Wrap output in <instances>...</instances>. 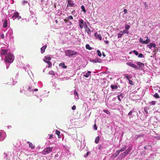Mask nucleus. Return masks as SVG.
<instances>
[{
    "label": "nucleus",
    "instance_id": "nucleus-1",
    "mask_svg": "<svg viewBox=\"0 0 160 160\" xmlns=\"http://www.w3.org/2000/svg\"><path fill=\"white\" fill-rule=\"evenodd\" d=\"M14 58V56L12 54L9 53L6 55L4 60L7 62L11 63L13 62Z\"/></svg>",
    "mask_w": 160,
    "mask_h": 160
},
{
    "label": "nucleus",
    "instance_id": "nucleus-2",
    "mask_svg": "<svg viewBox=\"0 0 160 160\" xmlns=\"http://www.w3.org/2000/svg\"><path fill=\"white\" fill-rule=\"evenodd\" d=\"M65 54L66 56L70 57L71 56L76 54L77 52L74 50H68L65 51Z\"/></svg>",
    "mask_w": 160,
    "mask_h": 160
},
{
    "label": "nucleus",
    "instance_id": "nucleus-3",
    "mask_svg": "<svg viewBox=\"0 0 160 160\" xmlns=\"http://www.w3.org/2000/svg\"><path fill=\"white\" fill-rule=\"evenodd\" d=\"M51 60V58L49 57H44V59L43 60V61L47 63L48 64V68H51L52 66V62L50 61Z\"/></svg>",
    "mask_w": 160,
    "mask_h": 160
},
{
    "label": "nucleus",
    "instance_id": "nucleus-4",
    "mask_svg": "<svg viewBox=\"0 0 160 160\" xmlns=\"http://www.w3.org/2000/svg\"><path fill=\"white\" fill-rule=\"evenodd\" d=\"M53 148L52 147H48L44 149L42 151V153L43 155L48 154L52 151Z\"/></svg>",
    "mask_w": 160,
    "mask_h": 160
},
{
    "label": "nucleus",
    "instance_id": "nucleus-5",
    "mask_svg": "<svg viewBox=\"0 0 160 160\" xmlns=\"http://www.w3.org/2000/svg\"><path fill=\"white\" fill-rule=\"evenodd\" d=\"M145 38H147V39H146V40H145V41H144L142 38H140V40H139L140 42L141 43L143 44H146L150 42V39H149L148 38V37H145Z\"/></svg>",
    "mask_w": 160,
    "mask_h": 160
},
{
    "label": "nucleus",
    "instance_id": "nucleus-6",
    "mask_svg": "<svg viewBox=\"0 0 160 160\" xmlns=\"http://www.w3.org/2000/svg\"><path fill=\"white\" fill-rule=\"evenodd\" d=\"M84 24L85 26L84 27L85 32H86L88 35L90 34L91 33V32H92V31H91L90 28L88 27L86 22H84Z\"/></svg>",
    "mask_w": 160,
    "mask_h": 160
},
{
    "label": "nucleus",
    "instance_id": "nucleus-7",
    "mask_svg": "<svg viewBox=\"0 0 160 160\" xmlns=\"http://www.w3.org/2000/svg\"><path fill=\"white\" fill-rule=\"evenodd\" d=\"M127 64L128 65L130 66L135 69H138V67L135 64L132 63L130 62H128L127 63Z\"/></svg>",
    "mask_w": 160,
    "mask_h": 160
},
{
    "label": "nucleus",
    "instance_id": "nucleus-8",
    "mask_svg": "<svg viewBox=\"0 0 160 160\" xmlns=\"http://www.w3.org/2000/svg\"><path fill=\"white\" fill-rule=\"evenodd\" d=\"M94 35L97 39H98L100 41L101 40L102 36L100 34H98L97 32H96L94 33Z\"/></svg>",
    "mask_w": 160,
    "mask_h": 160
},
{
    "label": "nucleus",
    "instance_id": "nucleus-9",
    "mask_svg": "<svg viewBox=\"0 0 160 160\" xmlns=\"http://www.w3.org/2000/svg\"><path fill=\"white\" fill-rule=\"evenodd\" d=\"M156 46V44L155 43H150L147 45V47L150 49H151L152 47L155 48Z\"/></svg>",
    "mask_w": 160,
    "mask_h": 160
},
{
    "label": "nucleus",
    "instance_id": "nucleus-10",
    "mask_svg": "<svg viewBox=\"0 0 160 160\" xmlns=\"http://www.w3.org/2000/svg\"><path fill=\"white\" fill-rule=\"evenodd\" d=\"M79 26L81 29H82L83 28V24H84V22L82 19H81L80 21L79 22Z\"/></svg>",
    "mask_w": 160,
    "mask_h": 160
},
{
    "label": "nucleus",
    "instance_id": "nucleus-11",
    "mask_svg": "<svg viewBox=\"0 0 160 160\" xmlns=\"http://www.w3.org/2000/svg\"><path fill=\"white\" fill-rule=\"evenodd\" d=\"M27 143H28L29 146V147L31 149H33L35 148V146L32 143L29 141Z\"/></svg>",
    "mask_w": 160,
    "mask_h": 160
},
{
    "label": "nucleus",
    "instance_id": "nucleus-12",
    "mask_svg": "<svg viewBox=\"0 0 160 160\" xmlns=\"http://www.w3.org/2000/svg\"><path fill=\"white\" fill-rule=\"evenodd\" d=\"M68 5H69V7H72L73 6L74 4L72 2V1L71 0H68Z\"/></svg>",
    "mask_w": 160,
    "mask_h": 160
},
{
    "label": "nucleus",
    "instance_id": "nucleus-13",
    "mask_svg": "<svg viewBox=\"0 0 160 160\" xmlns=\"http://www.w3.org/2000/svg\"><path fill=\"white\" fill-rule=\"evenodd\" d=\"M47 48V45H44L42 47L41 49V52L42 53H43L45 52V50Z\"/></svg>",
    "mask_w": 160,
    "mask_h": 160
},
{
    "label": "nucleus",
    "instance_id": "nucleus-14",
    "mask_svg": "<svg viewBox=\"0 0 160 160\" xmlns=\"http://www.w3.org/2000/svg\"><path fill=\"white\" fill-rule=\"evenodd\" d=\"M3 21H4L3 23V27L4 28L7 27V20L6 19L3 20Z\"/></svg>",
    "mask_w": 160,
    "mask_h": 160
},
{
    "label": "nucleus",
    "instance_id": "nucleus-15",
    "mask_svg": "<svg viewBox=\"0 0 160 160\" xmlns=\"http://www.w3.org/2000/svg\"><path fill=\"white\" fill-rule=\"evenodd\" d=\"M19 14L18 12H15L14 13V15L12 17V18L13 19H14H14L13 18L14 17H15L16 18L18 17H19Z\"/></svg>",
    "mask_w": 160,
    "mask_h": 160
},
{
    "label": "nucleus",
    "instance_id": "nucleus-16",
    "mask_svg": "<svg viewBox=\"0 0 160 160\" xmlns=\"http://www.w3.org/2000/svg\"><path fill=\"white\" fill-rule=\"evenodd\" d=\"M137 64L140 67L142 68L143 67L144 65V64L141 62H137Z\"/></svg>",
    "mask_w": 160,
    "mask_h": 160
},
{
    "label": "nucleus",
    "instance_id": "nucleus-17",
    "mask_svg": "<svg viewBox=\"0 0 160 160\" xmlns=\"http://www.w3.org/2000/svg\"><path fill=\"white\" fill-rule=\"evenodd\" d=\"M7 50L2 49L0 52L1 55H5L7 53Z\"/></svg>",
    "mask_w": 160,
    "mask_h": 160
},
{
    "label": "nucleus",
    "instance_id": "nucleus-18",
    "mask_svg": "<svg viewBox=\"0 0 160 160\" xmlns=\"http://www.w3.org/2000/svg\"><path fill=\"white\" fill-rule=\"evenodd\" d=\"M59 66L62 67L64 68H67V66L65 65V63L63 62L60 63L59 64Z\"/></svg>",
    "mask_w": 160,
    "mask_h": 160
},
{
    "label": "nucleus",
    "instance_id": "nucleus-19",
    "mask_svg": "<svg viewBox=\"0 0 160 160\" xmlns=\"http://www.w3.org/2000/svg\"><path fill=\"white\" fill-rule=\"evenodd\" d=\"M118 99L119 100V101H121L122 99V98H123L122 94L118 95Z\"/></svg>",
    "mask_w": 160,
    "mask_h": 160
},
{
    "label": "nucleus",
    "instance_id": "nucleus-20",
    "mask_svg": "<svg viewBox=\"0 0 160 160\" xmlns=\"http://www.w3.org/2000/svg\"><path fill=\"white\" fill-rule=\"evenodd\" d=\"M111 88L112 90H113L114 89H117L118 88V87L117 85H111Z\"/></svg>",
    "mask_w": 160,
    "mask_h": 160
},
{
    "label": "nucleus",
    "instance_id": "nucleus-21",
    "mask_svg": "<svg viewBox=\"0 0 160 160\" xmlns=\"http://www.w3.org/2000/svg\"><path fill=\"white\" fill-rule=\"evenodd\" d=\"M131 150V147H129L125 151L128 154L130 152Z\"/></svg>",
    "mask_w": 160,
    "mask_h": 160
},
{
    "label": "nucleus",
    "instance_id": "nucleus-22",
    "mask_svg": "<svg viewBox=\"0 0 160 160\" xmlns=\"http://www.w3.org/2000/svg\"><path fill=\"white\" fill-rule=\"evenodd\" d=\"M100 138L99 136L97 137L95 139V142L96 143L98 144L99 143V141Z\"/></svg>",
    "mask_w": 160,
    "mask_h": 160
},
{
    "label": "nucleus",
    "instance_id": "nucleus-23",
    "mask_svg": "<svg viewBox=\"0 0 160 160\" xmlns=\"http://www.w3.org/2000/svg\"><path fill=\"white\" fill-rule=\"evenodd\" d=\"M127 147V146L126 145L124 147L119 150V152H122L124 151L126 149Z\"/></svg>",
    "mask_w": 160,
    "mask_h": 160
},
{
    "label": "nucleus",
    "instance_id": "nucleus-24",
    "mask_svg": "<svg viewBox=\"0 0 160 160\" xmlns=\"http://www.w3.org/2000/svg\"><path fill=\"white\" fill-rule=\"evenodd\" d=\"M86 48L89 50H91L92 49L90 45L88 44H87L86 45Z\"/></svg>",
    "mask_w": 160,
    "mask_h": 160
},
{
    "label": "nucleus",
    "instance_id": "nucleus-25",
    "mask_svg": "<svg viewBox=\"0 0 160 160\" xmlns=\"http://www.w3.org/2000/svg\"><path fill=\"white\" fill-rule=\"evenodd\" d=\"M124 75L125 76V78H126L128 80H130V79L131 78V77H129L127 74H125Z\"/></svg>",
    "mask_w": 160,
    "mask_h": 160
},
{
    "label": "nucleus",
    "instance_id": "nucleus-26",
    "mask_svg": "<svg viewBox=\"0 0 160 160\" xmlns=\"http://www.w3.org/2000/svg\"><path fill=\"white\" fill-rule=\"evenodd\" d=\"M81 8L82 9V11H83L84 13L86 12V10L84 6L83 5H82L81 6Z\"/></svg>",
    "mask_w": 160,
    "mask_h": 160
},
{
    "label": "nucleus",
    "instance_id": "nucleus-27",
    "mask_svg": "<svg viewBox=\"0 0 160 160\" xmlns=\"http://www.w3.org/2000/svg\"><path fill=\"white\" fill-rule=\"evenodd\" d=\"M154 97H155V98H160V97H159V95L157 93H155L154 94Z\"/></svg>",
    "mask_w": 160,
    "mask_h": 160
},
{
    "label": "nucleus",
    "instance_id": "nucleus-28",
    "mask_svg": "<svg viewBox=\"0 0 160 160\" xmlns=\"http://www.w3.org/2000/svg\"><path fill=\"white\" fill-rule=\"evenodd\" d=\"M97 52L98 53V55L99 57H101L102 56V54L100 51L99 50H98Z\"/></svg>",
    "mask_w": 160,
    "mask_h": 160
},
{
    "label": "nucleus",
    "instance_id": "nucleus-29",
    "mask_svg": "<svg viewBox=\"0 0 160 160\" xmlns=\"http://www.w3.org/2000/svg\"><path fill=\"white\" fill-rule=\"evenodd\" d=\"M123 33H126L128 34L129 33V32L127 30H124L122 32H121Z\"/></svg>",
    "mask_w": 160,
    "mask_h": 160
},
{
    "label": "nucleus",
    "instance_id": "nucleus-30",
    "mask_svg": "<svg viewBox=\"0 0 160 160\" xmlns=\"http://www.w3.org/2000/svg\"><path fill=\"white\" fill-rule=\"evenodd\" d=\"M103 111L108 114H110V112L108 110H103Z\"/></svg>",
    "mask_w": 160,
    "mask_h": 160
},
{
    "label": "nucleus",
    "instance_id": "nucleus-31",
    "mask_svg": "<svg viewBox=\"0 0 160 160\" xmlns=\"http://www.w3.org/2000/svg\"><path fill=\"white\" fill-rule=\"evenodd\" d=\"M74 95L75 96H77V98H78V92L76 90H74Z\"/></svg>",
    "mask_w": 160,
    "mask_h": 160
},
{
    "label": "nucleus",
    "instance_id": "nucleus-32",
    "mask_svg": "<svg viewBox=\"0 0 160 160\" xmlns=\"http://www.w3.org/2000/svg\"><path fill=\"white\" fill-rule=\"evenodd\" d=\"M130 28V26L129 25H126L125 26V28L126 29L128 30Z\"/></svg>",
    "mask_w": 160,
    "mask_h": 160
},
{
    "label": "nucleus",
    "instance_id": "nucleus-33",
    "mask_svg": "<svg viewBox=\"0 0 160 160\" xmlns=\"http://www.w3.org/2000/svg\"><path fill=\"white\" fill-rule=\"evenodd\" d=\"M123 35V33H121L120 32L118 33V37L119 38H120L122 37V36Z\"/></svg>",
    "mask_w": 160,
    "mask_h": 160
},
{
    "label": "nucleus",
    "instance_id": "nucleus-34",
    "mask_svg": "<svg viewBox=\"0 0 160 160\" xmlns=\"http://www.w3.org/2000/svg\"><path fill=\"white\" fill-rule=\"evenodd\" d=\"M56 134L58 135H59L60 134V132L58 130H56L55 131Z\"/></svg>",
    "mask_w": 160,
    "mask_h": 160
},
{
    "label": "nucleus",
    "instance_id": "nucleus-35",
    "mask_svg": "<svg viewBox=\"0 0 160 160\" xmlns=\"http://www.w3.org/2000/svg\"><path fill=\"white\" fill-rule=\"evenodd\" d=\"M132 52H133L136 55H138L139 54L138 53V52L135 50H134L133 51H132Z\"/></svg>",
    "mask_w": 160,
    "mask_h": 160
},
{
    "label": "nucleus",
    "instance_id": "nucleus-36",
    "mask_svg": "<svg viewBox=\"0 0 160 160\" xmlns=\"http://www.w3.org/2000/svg\"><path fill=\"white\" fill-rule=\"evenodd\" d=\"M120 152H119V150H117L116 152V156H115V157H117L118 155Z\"/></svg>",
    "mask_w": 160,
    "mask_h": 160
},
{
    "label": "nucleus",
    "instance_id": "nucleus-37",
    "mask_svg": "<svg viewBox=\"0 0 160 160\" xmlns=\"http://www.w3.org/2000/svg\"><path fill=\"white\" fill-rule=\"evenodd\" d=\"M91 61L93 62L97 63V62H98V59H93Z\"/></svg>",
    "mask_w": 160,
    "mask_h": 160
},
{
    "label": "nucleus",
    "instance_id": "nucleus-38",
    "mask_svg": "<svg viewBox=\"0 0 160 160\" xmlns=\"http://www.w3.org/2000/svg\"><path fill=\"white\" fill-rule=\"evenodd\" d=\"M68 19H73V17L72 16H70L67 18Z\"/></svg>",
    "mask_w": 160,
    "mask_h": 160
},
{
    "label": "nucleus",
    "instance_id": "nucleus-39",
    "mask_svg": "<svg viewBox=\"0 0 160 160\" xmlns=\"http://www.w3.org/2000/svg\"><path fill=\"white\" fill-rule=\"evenodd\" d=\"M124 157H125L128 154L126 153V152H124L122 153L121 154Z\"/></svg>",
    "mask_w": 160,
    "mask_h": 160
},
{
    "label": "nucleus",
    "instance_id": "nucleus-40",
    "mask_svg": "<svg viewBox=\"0 0 160 160\" xmlns=\"http://www.w3.org/2000/svg\"><path fill=\"white\" fill-rule=\"evenodd\" d=\"M150 104H151L152 105H155L156 103V102L155 101H152L151 102L149 103Z\"/></svg>",
    "mask_w": 160,
    "mask_h": 160
},
{
    "label": "nucleus",
    "instance_id": "nucleus-41",
    "mask_svg": "<svg viewBox=\"0 0 160 160\" xmlns=\"http://www.w3.org/2000/svg\"><path fill=\"white\" fill-rule=\"evenodd\" d=\"M138 58L143 57V55L141 53H139V55L138 56Z\"/></svg>",
    "mask_w": 160,
    "mask_h": 160
},
{
    "label": "nucleus",
    "instance_id": "nucleus-42",
    "mask_svg": "<svg viewBox=\"0 0 160 160\" xmlns=\"http://www.w3.org/2000/svg\"><path fill=\"white\" fill-rule=\"evenodd\" d=\"M129 81V84L131 85H133V82L130 79L129 80H128Z\"/></svg>",
    "mask_w": 160,
    "mask_h": 160
},
{
    "label": "nucleus",
    "instance_id": "nucleus-43",
    "mask_svg": "<svg viewBox=\"0 0 160 160\" xmlns=\"http://www.w3.org/2000/svg\"><path fill=\"white\" fill-rule=\"evenodd\" d=\"M84 76L86 78H88L89 76V74L87 72L85 75H84Z\"/></svg>",
    "mask_w": 160,
    "mask_h": 160
},
{
    "label": "nucleus",
    "instance_id": "nucleus-44",
    "mask_svg": "<svg viewBox=\"0 0 160 160\" xmlns=\"http://www.w3.org/2000/svg\"><path fill=\"white\" fill-rule=\"evenodd\" d=\"M144 5H145V8H146V9H148V5L147 4V3L146 2H145Z\"/></svg>",
    "mask_w": 160,
    "mask_h": 160
},
{
    "label": "nucleus",
    "instance_id": "nucleus-45",
    "mask_svg": "<svg viewBox=\"0 0 160 160\" xmlns=\"http://www.w3.org/2000/svg\"><path fill=\"white\" fill-rule=\"evenodd\" d=\"M90 152H87L86 154L85 155H84V157H87V156H88V155L90 154Z\"/></svg>",
    "mask_w": 160,
    "mask_h": 160
},
{
    "label": "nucleus",
    "instance_id": "nucleus-46",
    "mask_svg": "<svg viewBox=\"0 0 160 160\" xmlns=\"http://www.w3.org/2000/svg\"><path fill=\"white\" fill-rule=\"evenodd\" d=\"M94 129L96 130H97V127L96 126V123H95L94 125Z\"/></svg>",
    "mask_w": 160,
    "mask_h": 160
},
{
    "label": "nucleus",
    "instance_id": "nucleus-47",
    "mask_svg": "<svg viewBox=\"0 0 160 160\" xmlns=\"http://www.w3.org/2000/svg\"><path fill=\"white\" fill-rule=\"evenodd\" d=\"M76 109V106L75 105H73L72 108V109L73 110H74Z\"/></svg>",
    "mask_w": 160,
    "mask_h": 160
},
{
    "label": "nucleus",
    "instance_id": "nucleus-48",
    "mask_svg": "<svg viewBox=\"0 0 160 160\" xmlns=\"http://www.w3.org/2000/svg\"><path fill=\"white\" fill-rule=\"evenodd\" d=\"M132 112H133L132 111H130L128 113V115L129 116H130L132 114Z\"/></svg>",
    "mask_w": 160,
    "mask_h": 160
},
{
    "label": "nucleus",
    "instance_id": "nucleus-49",
    "mask_svg": "<svg viewBox=\"0 0 160 160\" xmlns=\"http://www.w3.org/2000/svg\"><path fill=\"white\" fill-rule=\"evenodd\" d=\"M144 112L146 113L147 114L148 113V110H147V109L146 108H144Z\"/></svg>",
    "mask_w": 160,
    "mask_h": 160
},
{
    "label": "nucleus",
    "instance_id": "nucleus-50",
    "mask_svg": "<svg viewBox=\"0 0 160 160\" xmlns=\"http://www.w3.org/2000/svg\"><path fill=\"white\" fill-rule=\"evenodd\" d=\"M123 11L125 14H126L127 13V10L126 9H124L123 10Z\"/></svg>",
    "mask_w": 160,
    "mask_h": 160
},
{
    "label": "nucleus",
    "instance_id": "nucleus-51",
    "mask_svg": "<svg viewBox=\"0 0 160 160\" xmlns=\"http://www.w3.org/2000/svg\"><path fill=\"white\" fill-rule=\"evenodd\" d=\"M49 139H51L53 137V135L52 134L49 135Z\"/></svg>",
    "mask_w": 160,
    "mask_h": 160
},
{
    "label": "nucleus",
    "instance_id": "nucleus-52",
    "mask_svg": "<svg viewBox=\"0 0 160 160\" xmlns=\"http://www.w3.org/2000/svg\"><path fill=\"white\" fill-rule=\"evenodd\" d=\"M4 35L3 34H2V35H1V37H2V39H3L4 38Z\"/></svg>",
    "mask_w": 160,
    "mask_h": 160
},
{
    "label": "nucleus",
    "instance_id": "nucleus-53",
    "mask_svg": "<svg viewBox=\"0 0 160 160\" xmlns=\"http://www.w3.org/2000/svg\"><path fill=\"white\" fill-rule=\"evenodd\" d=\"M31 88L30 87H29L28 88V90L29 91H30V92H31L32 91V90H31Z\"/></svg>",
    "mask_w": 160,
    "mask_h": 160
},
{
    "label": "nucleus",
    "instance_id": "nucleus-54",
    "mask_svg": "<svg viewBox=\"0 0 160 160\" xmlns=\"http://www.w3.org/2000/svg\"><path fill=\"white\" fill-rule=\"evenodd\" d=\"M104 42L107 44H108L109 43V42L108 41H104Z\"/></svg>",
    "mask_w": 160,
    "mask_h": 160
},
{
    "label": "nucleus",
    "instance_id": "nucleus-55",
    "mask_svg": "<svg viewBox=\"0 0 160 160\" xmlns=\"http://www.w3.org/2000/svg\"><path fill=\"white\" fill-rule=\"evenodd\" d=\"M64 20L66 22H67L68 21V20H67L66 19H65Z\"/></svg>",
    "mask_w": 160,
    "mask_h": 160
},
{
    "label": "nucleus",
    "instance_id": "nucleus-56",
    "mask_svg": "<svg viewBox=\"0 0 160 160\" xmlns=\"http://www.w3.org/2000/svg\"><path fill=\"white\" fill-rule=\"evenodd\" d=\"M38 89L36 88V89H35V90H33L32 91H38Z\"/></svg>",
    "mask_w": 160,
    "mask_h": 160
},
{
    "label": "nucleus",
    "instance_id": "nucleus-57",
    "mask_svg": "<svg viewBox=\"0 0 160 160\" xmlns=\"http://www.w3.org/2000/svg\"><path fill=\"white\" fill-rule=\"evenodd\" d=\"M58 138H61V135L60 134L59 135H58Z\"/></svg>",
    "mask_w": 160,
    "mask_h": 160
},
{
    "label": "nucleus",
    "instance_id": "nucleus-58",
    "mask_svg": "<svg viewBox=\"0 0 160 160\" xmlns=\"http://www.w3.org/2000/svg\"><path fill=\"white\" fill-rule=\"evenodd\" d=\"M52 72L51 73L53 75H55V73L53 71H52Z\"/></svg>",
    "mask_w": 160,
    "mask_h": 160
},
{
    "label": "nucleus",
    "instance_id": "nucleus-59",
    "mask_svg": "<svg viewBox=\"0 0 160 160\" xmlns=\"http://www.w3.org/2000/svg\"><path fill=\"white\" fill-rule=\"evenodd\" d=\"M23 3H28V1H23Z\"/></svg>",
    "mask_w": 160,
    "mask_h": 160
},
{
    "label": "nucleus",
    "instance_id": "nucleus-60",
    "mask_svg": "<svg viewBox=\"0 0 160 160\" xmlns=\"http://www.w3.org/2000/svg\"><path fill=\"white\" fill-rule=\"evenodd\" d=\"M91 71H88V72H87V73H88V74H89L90 73H91Z\"/></svg>",
    "mask_w": 160,
    "mask_h": 160
},
{
    "label": "nucleus",
    "instance_id": "nucleus-61",
    "mask_svg": "<svg viewBox=\"0 0 160 160\" xmlns=\"http://www.w3.org/2000/svg\"><path fill=\"white\" fill-rule=\"evenodd\" d=\"M102 55L104 57H105L106 56L105 54L103 53H102Z\"/></svg>",
    "mask_w": 160,
    "mask_h": 160
},
{
    "label": "nucleus",
    "instance_id": "nucleus-62",
    "mask_svg": "<svg viewBox=\"0 0 160 160\" xmlns=\"http://www.w3.org/2000/svg\"><path fill=\"white\" fill-rule=\"evenodd\" d=\"M137 139L139 137L141 136L140 135H137Z\"/></svg>",
    "mask_w": 160,
    "mask_h": 160
},
{
    "label": "nucleus",
    "instance_id": "nucleus-63",
    "mask_svg": "<svg viewBox=\"0 0 160 160\" xmlns=\"http://www.w3.org/2000/svg\"><path fill=\"white\" fill-rule=\"evenodd\" d=\"M144 148L145 149H147L146 147V146H144Z\"/></svg>",
    "mask_w": 160,
    "mask_h": 160
},
{
    "label": "nucleus",
    "instance_id": "nucleus-64",
    "mask_svg": "<svg viewBox=\"0 0 160 160\" xmlns=\"http://www.w3.org/2000/svg\"><path fill=\"white\" fill-rule=\"evenodd\" d=\"M57 20H56V22L57 23Z\"/></svg>",
    "mask_w": 160,
    "mask_h": 160
}]
</instances>
